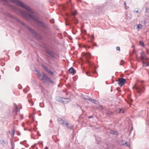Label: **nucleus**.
Here are the masks:
<instances>
[{"instance_id": "obj_1", "label": "nucleus", "mask_w": 149, "mask_h": 149, "mask_svg": "<svg viewBox=\"0 0 149 149\" xmlns=\"http://www.w3.org/2000/svg\"><path fill=\"white\" fill-rule=\"evenodd\" d=\"M9 1L12 3H15L17 5L22 7V8L26 9L30 13L34 14V11L32 10L30 7L25 5L24 3L18 0H9Z\"/></svg>"}, {"instance_id": "obj_2", "label": "nucleus", "mask_w": 149, "mask_h": 149, "mask_svg": "<svg viewBox=\"0 0 149 149\" xmlns=\"http://www.w3.org/2000/svg\"><path fill=\"white\" fill-rule=\"evenodd\" d=\"M41 80L43 81L45 85L46 86H48L49 84L52 83L53 84H54L55 83L53 81L45 74L43 73V75L41 79Z\"/></svg>"}, {"instance_id": "obj_3", "label": "nucleus", "mask_w": 149, "mask_h": 149, "mask_svg": "<svg viewBox=\"0 0 149 149\" xmlns=\"http://www.w3.org/2000/svg\"><path fill=\"white\" fill-rule=\"evenodd\" d=\"M133 88L135 89L136 93L139 96L141 95L145 90V88L144 86H137L136 84L134 85Z\"/></svg>"}, {"instance_id": "obj_4", "label": "nucleus", "mask_w": 149, "mask_h": 149, "mask_svg": "<svg viewBox=\"0 0 149 149\" xmlns=\"http://www.w3.org/2000/svg\"><path fill=\"white\" fill-rule=\"evenodd\" d=\"M6 15L10 18L16 20L17 22L23 25V26H25V24L23 22L20 21L17 17H15L9 13H7L6 14Z\"/></svg>"}, {"instance_id": "obj_5", "label": "nucleus", "mask_w": 149, "mask_h": 149, "mask_svg": "<svg viewBox=\"0 0 149 149\" xmlns=\"http://www.w3.org/2000/svg\"><path fill=\"white\" fill-rule=\"evenodd\" d=\"M24 14L27 16H29L31 19H32L35 21H36L37 23L38 22V21H39V20L37 19L35 15H31L29 14V13H26L25 12L23 13L22 14Z\"/></svg>"}, {"instance_id": "obj_6", "label": "nucleus", "mask_w": 149, "mask_h": 149, "mask_svg": "<svg viewBox=\"0 0 149 149\" xmlns=\"http://www.w3.org/2000/svg\"><path fill=\"white\" fill-rule=\"evenodd\" d=\"M24 14L27 16H29L31 19H32L35 21H36L37 23L38 22V21H39V20L37 19L35 15H31L29 14V13H26L25 12L23 13L22 14Z\"/></svg>"}, {"instance_id": "obj_7", "label": "nucleus", "mask_w": 149, "mask_h": 149, "mask_svg": "<svg viewBox=\"0 0 149 149\" xmlns=\"http://www.w3.org/2000/svg\"><path fill=\"white\" fill-rule=\"evenodd\" d=\"M24 14L27 16H29L31 19H32L35 21H36L37 23L38 22V21H39V20L37 19L35 15H31L29 14V13H26L25 12L23 13L22 14Z\"/></svg>"}, {"instance_id": "obj_8", "label": "nucleus", "mask_w": 149, "mask_h": 149, "mask_svg": "<svg viewBox=\"0 0 149 149\" xmlns=\"http://www.w3.org/2000/svg\"><path fill=\"white\" fill-rule=\"evenodd\" d=\"M24 26L26 27L30 32L34 35L36 37H39V34L36 33L33 29L29 27L26 26V25Z\"/></svg>"}, {"instance_id": "obj_9", "label": "nucleus", "mask_w": 149, "mask_h": 149, "mask_svg": "<svg viewBox=\"0 0 149 149\" xmlns=\"http://www.w3.org/2000/svg\"><path fill=\"white\" fill-rule=\"evenodd\" d=\"M118 84L120 86H123L126 83V79L123 78H120L118 80Z\"/></svg>"}, {"instance_id": "obj_10", "label": "nucleus", "mask_w": 149, "mask_h": 149, "mask_svg": "<svg viewBox=\"0 0 149 149\" xmlns=\"http://www.w3.org/2000/svg\"><path fill=\"white\" fill-rule=\"evenodd\" d=\"M45 52L46 53L50 55L52 58H55V53L52 51H50L48 49H47L45 50Z\"/></svg>"}, {"instance_id": "obj_11", "label": "nucleus", "mask_w": 149, "mask_h": 149, "mask_svg": "<svg viewBox=\"0 0 149 149\" xmlns=\"http://www.w3.org/2000/svg\"><path fill=\"white\" fill-rule=\"evenodd\" d=\"M58 120L59 122L61 123L63 125H66V123H67L65 121H64L61 118H58Z\"/></svg>"}, {"instance_id": "obj_12", "label": "nucleus", "mask_w": 149, "mask_h": 149, "mask_svg": "<svg viewBox=\"0 0 149 149\" xmlns=\"http://www.w3.org/2000/svg\"><path fill=\"white\" fill-rule=\"evenodd\" d=\"M38 24H39L40 25V26L43 28H46L47 27V26L45 25V24H44V23L42 22H41L40 21H38Z\"/></svg>"}, {"instance_id": "obj_13", "label": "nucleus", "mask_w": 149, "mask_h": 149, "mask_svg": "<svg viewBox=\"0 0 149 149\" xmlns=\"http://www.w3.org/2000/svg\"><path fill=\"white\" fill-rule=\"evenodd\" d=\"M38 24H39L40 25V26L43 28H46L47 27V26L45 25V24H44V23L42 22H41L40 21H38Z\"/></svg>"}, {"instance_id": "obj_14", "label": "nucleus", "mask_w": 149, "mask_h": 149, "mask_svg": "<svg viewBox=\"0 0 149 149\" xmlns=\"http://www.w3.org/2000/svg\"><path fill=\"white\" fill-rule=\"evenodd\" d=\"M69 72L71 73L75 74L76 72V71L75 69L72 67H71L69 70Z\"/></svg>"}, {"instance_id": "obj_15", "label": "nucleus", "mask_w": 149, "mask_h": 149, "mask_svg": "<svg viewBox=\"0 0 149 149\" xmlns=\"http://www.w3.org/2000/svg\"><path fill=\"white\" fill-rule=\"evenodd\" d=\"M145 6L146 9V11L149 13V3H146L145 5Z\"/></svg>"}, {"instance_id": "obj_16", "label": "nucleus", "mask_w": 149, "mask_h": 149, "mask_svg": "<svg viewBox=\"0 0 149 149\" xmlns=\"http://www.w3.org/2000/svg\"><path fill=\"white\" fill-rule=\"evenodd\" d=\"M141 58L142 59L146 60H147V58L146 57L145 54L143 52H141Z\"/></svg>"}, {"instance_id": "obj_17", "label": "nucleus", "mask_w": 149, "mask_h": 149, "mask_svg": "<svg viewBox=\"0 0 149 149\" xmlns=\"http://www.w3.org/2000/svg\"><path fill=\"white\" fill-rule=\"evenodd\" d=\"M10 143L11 146H12V149H14L15 147V144L14 142H13L12 139H10Z\"/></svg>"}, {"instance_id": "obj_18", "label": "nucleus", "mask_w": 149, "mask_h": 149, "mask_svg": "<svg viewBox=\"0 0 149 149\" xmlns=\"http://www.w3.org/2000/svg\"><path fill=\"white\" fill-rule=\"evenodd\" d=\"M85 56L87 58L89 59L91 57V54L90 53H86L85 54Z\"/></svg>"}, {"instance_id": "obj_19", "label": "nucleus", "mask_w": 149, "mask_h": 149, "mask_svg": "<svg viewBox=\"0 0 149 149\" xmlns=\"http://www.w3.org/2000/svg\"><path fill=\"white\" fill-rule=\"evenodd\" d=\"M88 100L91 102H92L95 104H97V103H96L97 102L95 99L90 98Z\"/></svg>"}, {"instance_id": "obj_20", "label": "nucleus", "mask_w": 149, "mask_h": 149, "mask_svg": "<svg viewBox=\"0 0 149 149\" xmlns=\"http://www.w3.org/2000/svg\"><path fill=\"white\" fill-rule=\"evenodd\" d=\"M110 133L112 134H114L116 135H118V133L117 131L114 130H111V131Z\"/></svg>"}, {"instance_id": "obj_21", "label": "nucleus", "mask_w": 149, "mask_h": 149, "mask_svg": "<svg viewBox=\"0 0 149 149\" xmlns=\"http://www.w3.org/2000/svg\"><path fill=\"white\" fill-rule=\"evenodd\" d=\"M66 125L67 127H68L70 129H72V126L70 125L69 123H66Z\"/></svg>"}, {"instance_id": "obj_22", "label": "nucleus", "mask_w": 149, "mask_h": 149, "mask_svg": "<svg viewBox=\"0 0 149 149\" xmlns=\"http://www.w3.org/2000/svg\"><path fill=\"white\" fill-rule=\"evenodd\" d=\"M102 9V7L100 6L97 7L96 8V11L97 13L100 12L101 10Z\"/></svg>"}, {"instance_id": "obj_23", "label": "nucleus", "mask_w": 149, "mask_h": 149, "mask_svg": "<svg viewBox=\"0 0 149 149\" xmlns=\"http://www.w3.org/2000/svg\"><path fill=\"white\" fill-rule=\"evenodd\" d=\"M113 113L112 112L108 111L106 112V114L108 116H110L113 115Z\"/></svg>"}, {"instance_id": "obj_24", "label": "nucleus", "mask_w": 149, "mask_h": 149, "mask_svg": "<svg viewBox=\"0 0 149 149\" xmlns=\"http://www.w3.org/2000/svg\"><path fill=\"white\" fill-rule=\"evenodd\" d=\"M143 27V26L140 24L137 25V28L138 29H142Z\"/></svg>"}, {"instance_id": "obj_25", "label": "nucleus", "mask_w": 149, "mask_h": 149, "mask_svg": "<svg viewBox=\"0 0 149 149\" xmlns=\"http://www.w3.org/2000/svg\"><path fill=\"white\" fill-rule=\"evenodd\" d=\"M143 65L144 67H146L149 65V63L148 62H143Z\"/></svg>"}, {"instance_id": "obj_26", "label": "nucleus", "mask_w": 149, "mask_h": 149, "mask_svg": "<svg viewBox=\"0 0 149 149\" xmlns=\"http://www.w3.org/2000/svg\"><path fill=\"white\" fill-rule=\"evenodd\" d=\"M141 23H142L144 25H146L147 23V22H146L145 20L144 19L142 20L141 21Z\"/></svg>"}, {"instance_id": "obj_27", "label": "nucleus", "mask_w": 149, "mask_h": 149, "mask_svg": "<svg viewBox=\"0 0 149 149\" xmlns=\"http://www.w3.org/2000/svg\"><path fill=\"white\" fill-rule=\"evenodd\" d=\"M42 67L46 71H47V70H48V69H49L47 67H46V66H45V65H42Z\"/></svg>"}, {"instance_id": "obj_28", "label": "nucleus", "mask_w": 149, "mask_h": 149, "mask_svg": "<svg viewBox=\"0 0 149 149\" xmlns=\"http://www.w3.org/2000/svg\"><path fill=\"white\" fill-rule=\"evenodd\" d=\"M46 71L49 74H51L52 75H53V72L49 69H48V70H47Z\"/></svg>"}, {"instance_id": "obj_29", "label": "nucleus", "mask_w": 149, "mask_h": 149, "mask_svg": "<svg viewBox=\"0 0 149 149\" xmlns=\"http://www.w3.org/2000/svg\"><path fill=\"white\" fill-rule=\"evenodd\" d=\"M90 97H89L88 96L86 95L84 96V98L85 100H88L89 98H90Z\"/></svg>"}, {"instance_id": "obj_30", "label": "nucleus", "mask_w": 149, "mask_h": 149, "mask_svg": "<svg viewBox=\"0 0 149 149\" xmlns=\"http://www.w3.org/2000/svg\"><path fill=\"white\" fill-rule=\"evenodd\" d=\"M6 142L3 140H0V144H1L3 145Z\"/></svg>"}, {"instance_id": "obj_31", "label": "nucleus", "mask_w": 149, "mask_h": 149, "mask_svg": "<svg viewBox=\"0 0 149 149\" xmlns=\"http://www.w3.org/2000/svg\"><path fill=\"white\" fill-rule=\"evenodd\" d=\"M118 110H119L118 112L119 113H123L124 112V111L122 109L119 108Z\"/></svg>"}, {"instance_id": "obj_32", "label": "nucleus", "mask_w": 149, "mask_h": 149, "mask_svg": "<svg viewBox=\"0 0 149 149\" xmlns=\"http://www.w3.org/2000/svg\"><path fill=\"white\" fill-rule=\"evenodd\" d=\"M139 44L140 45L142 46L143 47H144V44L143 42L140 41L139 42Z\"/></svg>"}, {"instance_id": "obj_33", "label": "nucleus", "mask_w": 149, "mask_h": 149, "mask_svg": "<svg viewBox=\"0 0 149 149\" xmlns=\"http://www.w3.org/2000/svg\"><path fill=\"white\" fill-rule=\"evenodd\" d=\"M76 24H77L78 22V21L77 19H75L73 21Z\"/></svg>"}, {"instance_id": "obj_34", "label": "nucleus", "mask_w": 149, "mask_h": 149, "mask_svg": "<svg viewBox=\"0 0 149 149\" xmlns=\"http://www.w3.org/2000/svg\"><path fill=\"white\" fill-rule=\"evenodd\" d=\"M90 38L92 40H93L94 39V36L93 35H92L90 36Z\"/></svg>"}, {"instance_id": "obj_35", "label": "nucleus", "mask_w": 149, "mask_h": 149, "mask_svg": "<svg viewBox=\"0 0 149 149\" xmlns=\"http://www.w3.org/2000/svg\"><path fill=\"white\" fill-rule=\"evenodd\" d=\"M116 49L117 51H120V47H116Z\"/></svg>"}, {"instance_id": "obj_36", "label": "nucleus", "mask_w": 149, "mask_h": 149, "mask_svg": "<svg viewBox=\"0 0 149 149\" xmlns=\"http://www.w3.org/2000/svg\"><path fill=\"white\" fill-rule=\"evenodd\" d=\"M50 22L51 23L53 24L54 23V19H51L50 20Z\"/></svg>"}, {"instance_id": "obj_37", "label": "nucleus", "mask_w": 149, "mask_h": 149, "mask_svg": "<svg viewBox=\"0 0 149 149\" xmlns=\"http://www.w3.org/2000/svg\"><path fill=\"white\" fill-rule=\"evenodd\" d=\"M14 107H15V108L16 109H17V108H18L17 106V104H16L15 103L14 104Z\"/></svg>"}, {"instance_id": "obj_38", "label": "nucleus", "mask_w": 149, "mask_h": 149, "mask_svg": "<svg viewBox=\"0 0 149 149\" xmlns=\"http://www.w3.org/2000/svg\"><path fill=\"white\" fill-rule=\"evenodd\" d=\"M99 139H100L99 138ZM95 139H96V141H97V143L98 144H99V141H100V139H99V140L98 141V140L97 139V138H95Z\"/></svg>"}, {"instance_id": "obj_39", "label": "nucleus", "mask_w": 149, "mask_h": 149, "mask_svg": "<svg viewBox=\"0 0 149 149\" xmlns=\"http://www.w3.org/2000/svg\"><path fill=\"white\" fill-rule=\"evenodd\" d=\"M93 116H91L88 117V118L89 119H90L91 118H93Z\"/></svg>"}, {"instance_id": "obj_40", "label": "nucleus", "mask_w": 149, "mask_h": 149, "mask_svg": "<svg viewBox=\"0 0 149 149\" xmlns=\"http://www.w3.org/2000/svg\"><path fill=\"white\" fill-rule=\"evenodd\" d=\"M76 12H75L74 13H72V14L74 15H75L76 14Z\"/></svg>"}, {"instance_id": "obj_41", "label": "nucleus", "mask_w": 149, "mask_h": 149, "mask_svg": "<svg viewBox=\"0 0 149 149\" xmlns=\"http://www.w3.org/2000/svg\"><path fill=\"white\" fill-rule=\"evenodd\" d=\"M21 134L19 132H17V135L18 136H19Z\"/></svg>"}, {"instance_id": "obj_42", "label": "nucleus", "mask_w": 149, "mask_h": 149, "mask_svg": "<svg viewBox=\"0 0 149 149\" xmlns=\"http://www.w3.org/2000/svg\"><path fill=\"white\" fill-rule=\"evenodd\" d=\"M125 8L126 9H127V7L126 6V3L125 2Z\"/></svg>"}, {"instance_id": "obj_43", "label": "nucleus", "mask_w": 149, "mask_h": 149, "mask_svg": "<svg viewBox=\"0 0 149 149\" xmlns=\"http://www.w3.org/2000/svg\"><path fill=\"white\" fill-rule=\"evenodd\" d=\"M14 132H15V131L14 130H13V134H12V137H13L14 136Z\"/></svg>"}, {"instance_id": "obj_44", "label": "nucleus", "mask_w": 149, "mask_h": 149, "mask_svg": "<svg viewBox=\"0 0 149 149\" xmlns=\"http://www.w3.org/2000/svg\"><path fill=\"white\" fill-rule=\"evenodd\" d=\"M125 144L126 145V146H129V145H128V144L127 143V142H125Z\"/></svg>"}, {"instance_id": "obj_45", "label": "nucleus", "mask_w": 149, "mask_h": 149, "mask_svg": "<svg viewBox=\"0 0 149 149\" xmlns=\"http://www.w3.org/2000/svg\"><path fill=\"white\" fill-rule=\"evenodd\" d=\"M17 110V112H19L20 111V109L17 108V109H16Z\"/></svg>"}, {"instance_id": "obj_46", "label": "nucleus", "mask_w": 149, "mask_h": 149, "mask_svg": "<svg viewBox=\"0 0 149 149\" xmlns=\"http://www.w3.org/2000/svg\"><path fill=\"white\" fill-rule=\"evenodd\" d=\"M141 12V10H137L136 11V12L137 13H140Z\"/></svg>"}, {"instance_id": "obj_47", "label": "nucleus", "mask_w": 149, "mask_h": 149, "mask_svg": "<svg viewBox=\"0 0 149 149\" xmlns=\"http://www.w3.org/2000/svg\"><path fill=\"white\" fill-rule=\"evenodd\" d=\"M63 99H68V100H69V102L70 101V99L69 98H63Z\"/></svg>"}, {"instance_id": "obj_48", "label": "nucleus", "mask_w": 149, "mask_h": 149, "mask_svg": "<svg viewBox=\"0 0 149 149\" xmlns=\"http://www.w3.org/2000/svg\"><path fill=\"white\" fill-rule=\"evenodd\" d=\"M17 68H18V70H17V72H18L19 71V67H16V69H17Z\"/></svg>"}, {"instance_id": "obj_49", "label": "nucleus", "mask_w": 149, "mask_h": 149, "mask_svg": "<svg viewBox=\"0 0 149 149\" xmlns=\"http://www.w3.org/2000/svg\"><path fill=\"white\" fill-rule=\"evenodd\" d=\"M70 24H69V23H66V25H70Z\"/></svg>"}, {"instance_id": "obj_50", "label": "nucleus", "mask_w": 149, "mask_h": 149, "mask_svg": "<svg viewBox=\"0 0 149 149\" xmlns=\"http://www.w3.org/2000/svg\"><path fill=\"white\" fill-rule=\"evenodd\" d=\"M48 147H46L45 148V149H48Z\"/></svg>"}, {"instance_id": "obj_51", "label": "nucleus", "mask_w": 149, "mask_h": 149, "mask_svg": "<svg viewBox=\"0 0 149 149\" xmlns=\"http://www.w3.org/2000/svg\"><path fill=\"white\" fill-rule=\"evenodd\" d=\"M10 131H9L8 132V134H10Z\"/></svg>"}, {"instance_id": "obj_52", "label": "nucleus", "mask_w": 149, "mask_h": 149, "mask_svg": "<svg viewBox=\"0 0 149 149\" xmlns=\"http://www.w3.org/2000/svg\"><path fill=\"white\" fill-rule=\"evenodd\" d=\"M29 102L30 103H31V101L29 100Z\"/></svg>"}, {"instance_id": "obj_53", "label": "nucleus", "mask_w": 149, "mask_h": 149, "mask_svg": "<svg viewBox=\"0 0 149 149\" xmlns=\"http://www.w3.org/2000/svg\"><path fill=\"white\" fill-rule=\"evenodd\" d=\"M19 52H20V54H21L22 53V51H19Z\"/></svg>"}, {"instance_id": "obj_54", "label": "nucleus", "mask_w": 149, "mask_h": 149, "mask_svg": "<svg viewBox=\"0 0 149 149\" xmlns=\"http://www.w3.org/2000/svg\"><path fill=\"white\" fill-rule=\"evenodd\" d=\"M131 129H132V130H133V127H131Z\"/></svg>"}, {"instance_id": "obj_55", "label": "nucleus", "mask_w": 149, "mask_h": 149, "mask_svg": "<svg viewBox=\"0 0 149 149\" xmlns=\"http://www.w3.org/2000/svg\"><path fill=\"white\" fill-rule=\"evenodd\" d=\"M23 116H22V119H23Z\"/></svg>"}, {"instance_id": "obj_56", "label": "nucleus", "mask_w": 149, "mask_h": 149, "mask_svg": "<svg viewBox=\"0 0 149 149\" xmlns=\"http://www.w3.org/2000/svg\"><path fill=\"white\" fill-rule=\"evenodd\" d=\"M95 46H97V44H96V43H95Z\"/></svg>"}, {"instance_id": "obj_57", "label": "nucleus", "mask_w": 149, "mask_h": 149, "mask_svg": "<svg viewBox=\"0 0 149 149\" xmlns=\"http://www.w3.org/2000/svg\"><path fill=\"white\" fill-rule=\"evenodd\" d=\"M122 65V64L121 63H120V65Z\"/></svg>"}, {"instance_id": "obj_58", "label": "nucleus", "mask_w": 149, "mask_h": 149, "mask_svg": "<svg viewBox=\"0 0 149 149\" xmlns=\"http://www.w3.org/2000/svg\"><path fill=\"white\" fill-rule=\"evenodd\" d=\"M32 104L33 105V104H34V103H32Z\"/></svg>"}, {"instance_id": "obj_59", "label": "nucleus", "mask_w": 149, "mask_h": 149, "mask_svg": "<svg viewBox=\"0 0 149 149\" xmlns=\"http://www.w3.org/2000/svg\"><path fill=\"white\" fill-rule=\"evenodd\" d=\"M41 144L42 145H43V143L42 142Z\"/></svg>"}, {"instance_id": "obj_60", "label": "nucleus", "mask_w": 149, "mask_h": 149, "mask_svg": "<svg viewBox=\"0 0 149 149\" xmlns=\"http://www.w3.org/2000/svg\"><path fill=\"white\" fill-rule=\"evenodd\" d=\"M50 122H52V121H51V120H50Z\"/></svg>"}, {"instance_id": "obj_61", "label": "nucleus", "mask_w": 149, "mask_h": 149, "mask_svg": "<svg viewBox=\"0 0 149 149\" xmlns=\"http://www.w3.org/2000/svg\"><path fill=\"white\" fill-rule=\"evenodd\" d=\"M123 61V60H121V61Z\"/></svg>"}, {"instance_id": "obj_62", "label": "nucleus", "mask_w": 149, "mask_h": 149, "mask_svg": "<svg viewBox=\"0 0 149 149\" xmlns=\"http://www.w3.org/2000/svg\"><path fill=\"white\" fill-rule=\"evenodd\" d=\"M39 136H40V135H39Z\"/></svg>"}, {"instance_id": "obj_63", "label": "nucleus", "mask_w": 149, "mask_h": 149, "mask_svg": "<svg viewBox=\"0 0 149 149\" xmlns=\"http://www.w3.org/2000/svg\"><path fill=\"white\" fill-rule=\"evenodd\" d=\"M39 136H40V135H39Z\"/></svg>"}, {"instance_id": "obj_64", "label": "nucleus", "mask_w": 149, "mask_h": 149, "mask_svg": "<svg viewBox=\"0 0 149 149\" xmlns=\"http://www.w3.org/2000/svg\"><path fill=\"white\" fill-rule=\"evenodd\" d=\"M148 125L149 126V123H148Z\"/></svg>"}]
</instances>
